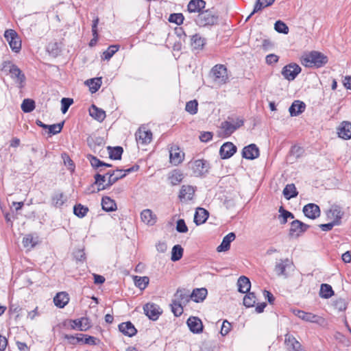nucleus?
<instances>
[{
  "label": "nucleus",
  "instance_id": "864d4df0",
  "mask_svg": "<svg viewBox=\"0 0 351 351\" xmlns=\"http://www.w3.org/2000/svg\"><path fill=\"white\" fill-rule=\"evenodd\" d=\"M88 212V208L81 204H76L73 208L74 214L80 218L85 217Z\"/></svg>",
  "mask_w": 351,
  "mask_h": 351
},
{
  "label": "nucleus",
  "instance_id": "49530a36",
  "mask_svg": "<svg viewBox=\"0 0 351 351\" xmlns=\"http://www.w3.org/2000/svg\"><path fill=\"white\" fill-rule=\"evenodd\" d=\"M134 280L135 285L141 290H143L149 284V279L147 276H134Z\"/></svg>",
  "mask_w": 351,
  "mask_h": 351
},
{
  "label": "nucleus",
  "instance_id": "6e6552de",
  "mask_svg": "<svg viewBox=\"0 0 351 351\" xmlns=\"http://www.w3.org/2000/svg\"><path fill=\"white\" fill-rule=\"evenodd\" d=\"M4 37L8 42L12 51L19 52L21 48V42L17 33L13 29H7L4 33Z\"/></svg>",
  "mask_w": 351,
  "mask_h": 351
},
{
  "label": "nucleus",
  "instance_id": "e433bc0d",
  "mask_svg": "<svg viewBox=\"0 0 351 351\" xmlns=\"http://www.w3.org/2000/svg\"><path fill=\"white\" fill-rule=\"evenodd\" d=\"M207 295V289L205 288L194 289L190 298L195 302H202Z\"/></svg>",
  "mask_w": 351,
  "mask_h": 351
},
{
  "label": "nucleus",
  "instance_id": "20e7f679",
  "mask_svg": "<svg viewBox=\"0 0 351 351\" xmlns=\"http://www.w3.org/2000/svg\"><path fill=\"white\" fill-rule=\"evenodd\" d=\"M189 167L192 169L195 176H202L206 175L210 169L209 162L204 159H198L189 163Z\"/></svg>",
  "mask_w": 351,
  "mask_h": 351
},
{
  "label": "nucleus",
  "instance_id": "0eeeda50",
  "mask_svg": "<svg viewBox=\"0 0 351 351\" xmlns=\"http://www.w3.org/2000/svg\"><path fill=\"white\" fill-rule=\"evenodd\" d=\"M345 212L341 206L334 204L331 206L326 213L327 218L337 226L341 223V219L344 217Z\"/></svg>",
  "mask_w": 351,
  "mask_h": 351
},
{
  "label": "nucleus",
  "instance_id": "0e129e2a",
  "mask_svg": "<svg viewBox=\"0 0 351 351\" xmlns=\"http://www.w3.org/2000/svg\"><path fill=\"white\" fill-rule=\"evenodd\" d=\"M73 103V99L64 97L61 99V111L65 114L70 106Z\"/></svg>",
  "mask_w": 351,
  "mask_h": 351
},
{
  "label": "nucleus",
  "instance_id": "393cba45",
  "mask_svg": "<svg viewBox=\"0 0 351 351\" xmlns=\"http://www.w3.org/2000/svg\"><path fill=\"white\" fill-rule=\"evenodd\" d=\"M141 218L143 223L148 226H154L157 221V217L150 209H145L141 213Z\"/></svg>",
  "mask_w": 351,
  "mask_h": 351
},
{
  "label": "nucleus",
  "instance_id": "de8ad7c7",
  "mask_svg": "<svg viewBox=\"0 0 351 351\" xmlns=\"http://www.w3.org/2000/svg\"><path fill=\"white\" fill-rule=\"evenodd\" d=\"M108 149H109V156L111 159L120 160L121 158L123 152L121 147L118 146L113 148L108 147Z\"/></svg>",
  "mask_w": 351,
  "mask_h": 351
},
{
  "label": "nucleus",
  "instance_id": "dca6fc26",
  "mask_svg": "<svg viewBox=\"0 0 351 351\" xmlns=\"http://www.w3.org/2000/svg\"><path fill=\"white\" fill-rule=\"evenodd\" d=\"M302 211L304 215L311 219H315L321 215L319 206L313 203H309L305 205L303 207Z\"/></svg>",
  "mask_w": 351,
  "mask_h": 351
},
{
  "label": "nucleus",
  "instance_id": "338daca9",
  "mask_svg": "<svg viewBox=\"0 0 351 351\" xmlns=\"http://www.w3.org/2000/svg\"><path fill=\"white\" fill-rule=\"evenodd\" d=\"M230 323L228 322L227 320H225L222 323L220 333L221 334V335L225 336L230 332Z\"/></svg>",
  "mask_w": 351,
  "mask_h": 351
},
{
  "label": "nucleus",
  "instance_id": "79ce46f5",
  "mask_svg": "<svg viewBox=\"0 0 351 351\" xmlns=\"http://www.w3.org/2000/svg\"><path fill=\"white\" fill-rule=\"evenodd\" d=\"M51 200L53 206H55L56 207H60L66 202V198L63 194V193L56 192L53 195Z\"/></svg>",
  "mask_w": 351,
  "mask_h": 351
},
{
  "label": "nucleus",
  "instance_id": "c756f323",
  "mask_svg": "<svg viewBox=\"0 0 351 351\" xmlns=\"http://www.w3.org/2000/svg\"><path fill=\"white\" fill-rule=\"evenodd\" d=\"M119 329L123 334L128 337H133L137 332V330L130 322L120 324Z\"/></svg>",
  "mask_w": 351,
  "mask_h": 351
},
{
  "label": "nucleus",
  "instance_id": "f03ea898",
  "mask_svg": "<svg viewBox=\"0 0 351 351\" xmlns=\"http://www.w3.org/2000/svg\"><path fill=\"white\" fill-rule=\"evenodd\" d=\"M1 70L9 73L11 78L15 82L19 88H23L26 77L22 71L16 65L9 61H5L2 64Z\"/></svg>",
  "mask_w": 351,
  "mask_h": 351
},
{
  "label": "nucleus",
  "instance_id": "69168bd1",
  "mask_svg": "<svg viewBox=\"0 0 351 351\" xmlns=\"http://www.w3.org/2000/svg\"><path fill=\"white\" fill-rule=\"evenodd\" d=\"M176 230L180 233H186L188 228L184 219H178L176 224Z\"/></svg>",
  "mask_w": 351,
  "mask_h": 351
},
{
  "label": "nucleus",
  "instance_id": "39448f33",
  "mask_svg": "<svg viewBox=\"0 0 351 351\" xmlns=\"http://www.w3.org/2000/svg\"><path fill=\"white\" fill-rule=\"evenodd\" d=\"M243 120L240 118L236 119L228 117L227 121L221 123V128L223 130L225 134L230 136L236 130L239 128L243 125Z\"/></svg>",
  "mask_w": 351,
  "mask_h": 351
},
{
  "label": "nucleus",
  "instance_id": "5701e85b",
  "mask_svg": "<svg viewBox=\"0 0 351 351\" xmlns=\"http://www.w3.org/2000/svg\"><path fill=\"white\" fill-rule=\"evenodd\" d=\"M187 325L193 333H200L203 330V324L201 319L197 317H190L187 319Z\"/></svg>",
  "mask_w": 351,
  "mask_h": 351
},
{
  "label": "nucleus",
  "instance_id": "bb28decb",
  "mask_svg": "<svg viewBox=\"0 0 351 351\" xmlns=\"http://www.w3.org/2000/svg\"><path fill=\"white\" fill-rule=\"evenodd\" d=\"M236 238V235L234 232H230L225 236L222 240L221 243L217 247V250L219 252L228 251L230 247V243Z\"/></svg>",
  "mask_w": 351,
  "mask_h": 351
},
{
  "label": "nucleus",
  "instance_id": "4468645a",
  "mask_svg": "<svg viewBox=\"0 0 351 351\" xmlns=\"http://www.w3.org/2000/svg\"><path fill=\"white\" fill-rule=\"evenodd\" d=\"M145 314L152 320H157L162 313L158 305L154 303H147L143 306Z\"/></svg>",
  "mask_w": 351,
  "mask_h": 351
},
{
  "label": "nucleus",
  "instance_id": "e2e57ef3",
  "mask_svg": "<svg viewBox=\"0 0 351 351\" xmlns=\"http://www.w3.org/2000/svg\"><path fill=\"white\" fill-rule=\"evenodd\" d=\"M87 158L88 159L91 166L95 169H98L99 167H102V165H104V162L98 159L97 157L92 156V155H88Z\"/></svg>",
  "mask_w": 351,
  "mask_h": 351
},
{
  "label": "nucleus",
  "instance_id": "ddd939ff",
  "mask_svg": "<svg viewBox=\"0 0 351 351\" xmlns=\"http://www.w3.org/2000/svg\"><path fill=\"white\" fill-rule=\"evenodd\" d=\"M138 169H139V166L137 165H133L130 168L123 170V173H117L115 174V176H114L113 177L108 178V182L105 185H103L101 188H99V191L109 188L113 184H114L116 182H117L119 179L123 178L127 174H128L131 172L138 171Z\"/></svg>",
  "mask_w": 351,
  "mask_h": 351
},
{
  "label": "nucleus",
  "instance_id": "3c124183",
  "mask_svg": "<svg viewBox=\"0 0 351 351\" xmlns=\"http://www.w3.org/2000/svg\"><path fill=\"white\" fill-rule=\"evenodd\" d=\"M171 308L172 313L176 317H179L183 313L182 304L178 300H172Z\"/></svg>",
  "mask_w": 351,
  "mask_h": 351
},
{
  "label": "nucleus",
  "instance_id": "5fc2aeb1",
  "mask_svg": "<svg viewBox=\"0 0 351 351\" xmlns=\"http://www.w3.org/2000/svg\"><path fill=\"white\" fill-rule=\"evenodd\" d=\"M84 337V334H78L77 336L71 335H65L64 339H67L69 344L76 345L80 342L83 341V338Z\"/></svg>",
  "mask_w": 351,
  "mask_h": 351
},
{
  "label": "nucleus",
  "instance_id": "09e8293b",
  "mask_svg": "<svg viewBox=\"0 0 351 351\" xmlns=\"http://www.w3.org/2000/svg\"><path fill=\"white\" fill-rule=\"evenodd\" d=\"M169 179L172 185H177L182 182L183 174L179 170H174L171 172Z\"/></svg>",
  "mask_w": 351,
  "mask_h": 351
},
{
  "label": "nucleus",
  "instance_id": "f3484780",
  "mask_svg": "<svg viewBox=\"0 0 351 351\" xmlns=\"http://www.w3.org/2000/svg\"><path fill=\"white\" fill-rule=\"evenodd\" d=\"M338 136L344 140L351 138V122L342 121L337 128Z\"/></svg>",
  "mask_w": 351,
  "mask_h": 351
},
{
  "label": "nucleus",
  "instance_id": "c9c22d12",
  "mask_svg": "<svg viewBox=\"0 0 351 351\" xmlns=\"http://www.w3.org/2000/svg\"><path fill=\"white\" fill-rule=\"evenodd\" d=\"M205 45V39L199 34H195L191 36V45L194 50H199L203 48Z\"/></svg>",
  "mask_w": 351,
  "mask_h": 351
},
{
  "label": "nucleus",
  "instance_id": "b1692460",
  "mask_svg": "<svg viewBox=\"0 0 351 351\" xmlns=\"http://www.w3.org/2000/svg\"><path fill=\"white\" fill-rule=\"evenodd\" d=\"M70 322L71 323V328L72 329H77L80 331H86L90 326L88 319L86 317L71 319Z\"/></svg>",
  "mask_w": 351,
  "mask_h": 351
},
{
  "label": "nucleus",
  "instance_id": "13d9d810",
  "mask_svg": "<svg viewBox=\"0 0 351 351\" xmlns=\"http://www.w3.org/2000/svg\"><path fill=\"white\" fill-rule=\"evenodd\" d=\"M198 103L196 100H191L186 103L185 110L191 114H195L197 112Z\"/></svg>",
  "mask_w": 351,
  "mask_h": 351
},
{
  "label": "nucleus",
  "instance_id": "a19ab883",
  "mask_svg": "<svg viewBox=\"0 0 351 351\" xmlns=\"http://www.w3.org/2000/svg\"><path fill=\"white\" fill-rule=\"evenodd\" d=\"M334 295V291L330 285L328 284H322L319 291V295L322 298H330Z\"/></svg>",
  "mask_w": 351,
  "mask_h": 351
},
{
  "label": "nucleus",
  "instance_id": "a878e982",
  "mask_svg": "<svg viewBox=\"0 0 351 351\" xmlns=\"http://www.w3.org/2000/svg\"><path fill=\"white\" fill-rule=\"evenodd\" d=\"M195 193V189L192 186L183 185L180 191L179 198L180 201L191 200Z\"/></svg>",
  "mask_w": 351,
  "mask_h": 351
},
{
  "label": "nucleus",
  "instance_id": "6ab92c4d",
  "mask_svg": "<svg viewBox=\"0 0 351 351\" xmlns=\"http://www.w3.org/2000/svg\"><path fill=\"white\" fill-rule=\"evenodd\" d=\"M87 143L89 147L95 152H100L103 149L105 142L103 138L99 136H89L87 138Z\"/></svg>",
  "mask_w": 351,
  "mask_h": 351
},
{
  "label": "nucleus",
  "instance_id": "a18cd8bd",
  "mask_svg": "<svg viewBox=\"0 0 351 351\" xmlns=\"http://www.w3.org/2000/svg\"><path fill=\"white\" fill-rule=\"evenodd\" d=\"M87 85L89 86L90 91L92 93H96L101 86V79L100 77L90 79L87 80Z\"/></svg>",
  "mask_w": 351,
  "mask_h": 351
},
{
  "label": "nucleus",
  "instance_id": "f257e3e1",
  "mask_svg": "<svg viewBox=\"0 0 351 351\" xmlns=\"http://www.w3.org/2000/svg\"><path fill=\"white\" fill-rule=\"evenodd\" d=\"M327 62V56L316 51L304 54L301 58V63L306 67L319 68L325 65Z\"/></svg>",
  "mask_w": 351,
  "mask_h": 351
},
{
  "label": "nucleus",
  "instance_id": "8fccbe9b",
  "mask_svg": "<svg viewBox=\"0 0 351 351\" xmlns=\"http://www.w3.org/2000/svg\"><path fill=\"white\" fill-rule=\"evenodd\" d=\"M21 107L24 112H31L35 108V102L31 99H25L23 101Z\"/></svg>",
  "mask_w": 351,
  "mask_h": 351
},
{
  "label": "nucleus",
  "instance_id": "473e14b6",
  "mask_svg": "<svg viewBox=\"0 0 351 351\" xmlns=\"http://www.w3.org/2000/svg\"><path fill=\"white\" fill-rule=\"evenodd\" d=\"M238 291L241 293H245L250 291L251 282L246 276H241L237 281Z\"/></svg>",
  "mask_w": 351,
  "mask_h": 351
},
{
  "label": "nucleus",
  "instance_id": "9b49d317",
  "mask_svg": "<svg viewBox=\"0 0 351 351\" xmlns=\"http://www.w3.org/2000/svg\"><path fill=\"white\" fill-rule=\"evenodd\" d=\"M309 228V225L298 219L294 220L291 223L289 235L292 238H297L306 232Z\"/></svg>",
  "mask_w": 351,
  "mask_h": 351
},
{
  "label": "nucleus",
  "instance_id": "58836bf2",
  "mask_svg": "<svg viewBox=\"0 0 351 351\" xmlns=\"http://www.w3.org/2000/svg\"><path fill=\"white\" fill-rule=\"evenodd\" d=\"M282 193L287 199H290L295 197L298 195V192L294 184H287L283 189Z\"/></svg>",
  "mask_w": 351,
  "mask_h": 351
},
{
  "label": "nucleus",
  "instance_id": "2f4dec72",
  "mask_svg": "<svg viewBox=\"0 0 351 351\" xmlns=\"http://www.w3.org/2000/svg\"><path fill=\"white\" fill-rule=\"evenodd\" d=\"M89 114L95 120L101 122L106 118V112L101 108L93 104L89 109Z\"/></svg>",
  "mask_w": 351,
  "mask_h": 351
},
{
  "label": "nucleus",
  "instance_id": "7ed1b4c3",
  "mask_svg": "<svg viewBox=\"0 0 351 351\" xmlns=\"http://www.w3.org/2000/svg\"><path fill=\"white\" fill-rule=\"evenodd\" d=\"M218 15L213 10H206L202 11L198 14L195 19V23L199 27H206L214 25L217 23Z\"/></svg>",
  "mask_w": 351,
  "mask_h": 351
},
{
  "label": "nucleus",
  "instance_id": "a211bd4d",
  "mask_svg": "<svg viewBox=\"0 0 351 351\" xmlns=\"http://www.w3.org/2000/svg\"><path fill=\"white\" fill-rule=\"evenodd\" d=\"M237 147L231 142L223 143L219 149V154L221 159H228L234 155L237 152Z\"/></svg>",
  "mask_w": 351,
  "mask_h": 351
},
{
  "label": "nucleus",
  "instance_id": "c03bdc74",
  "mask_svg": "<svg viewBox=\"0 0 351 351\" xmlns=\"http://www.w3.org/2000/svg\"><path fill=\"white\" fill-rule=\"evenodd\" d=\"M183 252L184 250L180 245H174L171 251V261L175 262L180 260L183 256Z\"/></svg>",
  "mask_w": 351,
  "mask_h": 351
},
{
  "label": "nucleus",
  "instance_id": "cd10ccee",
  "mask_svg": "<svg viewBox=\"0 0 351 351\" xmlns=\"http://www.w3.org/2000/svg\"><path fill=\"white\" fill-rule=\"evenodd\" d=\"M206 6V2L204 0H191L187 5V10L191 13L201 12Z\"/></svg>",
  "mask_w": 351,
  "mask_h": 351
},
{
  "label": "nucleus",
  "instance_id": "4be33fe9",
  "mask_svg": "<svg viewBox=\"0 0 351 351\" xmlns=\"http://www.w3.org/2000/svg\"><path fill=\"white\" fill-rule=\"evenodd\" d=\"M170 162L177 165L182 162L184 158V154L180 150V148L176 145L171 146L169 150Z\"/></svg>",
  "mask_w": 351,
  "mask_h": 351
},
{
  "label": "nucleus",
  "instance_id": "412c9836",
  "mask_svg": "<svg viewBox=\"0 0 351 351\" xmlns=\"http://www.w3.org/2000/svg\"><path fill=\"white\" fill-rule=\"evenodd\" d=\"M285 343L289 351H304L301 343L291 335H285Z\"/></svg>",
  "mask_w": 351,
  "mask_h": 351
},
{
  "label": "nucleus",
  "instance_id": "aec40b11",
  "mask_svg": "<svg viewBox=\"0 0 351 351\" xmlns=\"http://www.w3.org/2000/svg\"><path fill=\"white\" fill-rule=\"evenodd\" d=\"M242 156L248 160H254L259 156V149L255 144L245 146L242 151Z\"/></svg>",
  "mask_w": 351,
  "mask_h": 351
},
{
  "label": "nucleus",
  "instance_id": "7c9ffc66",
  "mask_svg": "<svg viewBox=\"0 0 351 351\" xmlns=\"http://www.w3.org/2000/svg\"><path fill=\"white\" fill-rule=\"evenodd\" d=\"M306 105L303 101L295 100L294 101L291 106L289 107V112L291 116H298L302 112H303L305 110Z\"/></svg>",
  "mask_w": 351,
  "mask_h": 351
},
{
  "label": "nucleus",
  "instance_id": "1a4fd4ad",
  "mask_svg": "<svg viewBox=\"0 0 351 351\" xmlns=\"http://www.w3.org/2000/svg\"><path fill=\"white\" fill-rule=\"evenodd\" d=\"M135 138L138 145H146L152 140V132L145 126H141L135 133Z\"/></svg>",
  "mask_w": 351,
  "mask_h": 351
},
{
  "label": "nucleus",
  "instance_id": "423d86ee",
  "mask_svg": "<svg viewBox=\"0 0 351 351\" xmlns=\"http://www.w3.org/2000/svg\"><path fill=\"white\" fill-rule=\"evenodd\" d=\"M214 81L218 84H223L228 80L227 69L223 64H217L211 70Z\"/></svg>",
  "mask_w": 351,
  "mask_h": 351
},
{
  "label": "nucleus",
  "instance_id": "f8f14e48",
  "mask_svg": "<svg viewBox=\"0 0 351 351\" xmlns=\"http://www.w3.org/2000/svg\"><path fill=\"white\" fill-rule=\"evenodd\" d=\"M301 67L296 63H291L285 66L282 69V75L284 77L292 81L295 80L297 75L301 72Z\"/></svg>",
  "mask_w": 351,
  "mask_h": 351
},
{
  "label": "nucleus",
  "instance_id": "c85d7f7f",
  "mask_svg": "<svg viewBox=\"0 0 351 351\" xmlns=\"http://www.w3.org/2000/svg\"><path fill=\"white\" fill-rule=\"evenodd\" d=\"M209 216L208 212L203 208H197L194 215V222L199 226L206 222Z\"/></svg>",
  "mask_w": 351,
  "mask_h": 351
},
{
  "label": "nucleus",
  "instance_id": "9d476101",
  "mask_svg": "<svg viewBox=\"0 0 351 351\" xmlns=\"http://www.w3.org/2000/svg\"><path fill=\"white\" fill-rule=\"evenodd\" d=\"M293 313L300 319L308 322L316 323L319 325H323L325 322L324 318L311 313H307L301 310H294Z\"/></svg>",
  "mask_w": 351,
  "mask_h": 351
},
{
  "label": "nucleus",
  "instance_id": "72a5a7b5",
  "mask_svg": "<svg viewBox=\"0 0 351 351\" xmlns=\"http://www.w3.org/2000/svg\"><path fill=\"white\" fill-rule=\"evenodd\" d=\"M69 301V295L65 292L57 293L53 298L55 305L59 308L64 307L68 304Z\"/></svg>",
  "mask_w": 351,
  "mask_h": 351
},
{
  "label": "nucleus",
  "instance_id": "f704fd0d",
  "mask_svg": "<svg viewBox=\"0 0 351 351\" xmlns=\"http://www.w3.org/2000/svg\"><path fill=\"white\" fill-rule=\"evenodd\" d=\"M274 1L275 0H257L254 5L253 11L248 16L246 21H247L254 13L261 10L264 8L272 5Z\"/></svg>",
  "mask_w": 351,
  "mask_h": 351
},
{
  "label": "nucleus",
  "instance_id": "052dcab7",
  "mask_svg": "<svg viewBox=\"0 0 351 351\" xmlns=\"http://www.w3.org/2000/svg\"><path fill=\"white\" fill-rule=\"evenodd\" d=\"M64 122L57 123V124H53V125H49L47 129L49 130V134L50 135L51 134H57L60 133L63 128Z\"/></svg>",
  "mask_w": 351,
  "mask_h": 351
},
{
  "label": "nucleus",
  "instance_id": "774afa93",
  "mask_svg": "<svg viewBox=\"0 0 351 351\" xmlns=\"http://www.w3.org/2000/svg\"><path fill=\"white\" fill-rule=\"evenodd\" d=\"M278 60L279 57L274 53H270L265 58V62L269 65H272L273 64L278 62Z\"/></svg>",
  "mask_w": 351,
  "mask_h": 351
},
{
  "label": "nucleus",
  "instance_id": "4d7b16f0",
  "mask_svg": "<svg viewBox=\"0 0 351 351\" xmlns=\"http://www.w3.org/2000/svg\"><path fill=\"white\" fill-rule=\"evenodd\" d=\"M118 49L119 46L117 45H111L108 47L107 50L103 53L102 58L107 60H110Z\"/></svg>",
  "mask_w": 351,
  "mask_h": 351
},
{
  "label": "nucleus",
  "instance_id": "603ef678",
  "mask_svg": "<svg viewBox=\"0 0 351 351\" xmlns=\"http://www.w3.org/2000/svg\"><path fill=\"white\" fill-rule=\"evenodd\" d=\"M256 297L253 292H248L243 298V304L247 307H253L256 303Z\"/></svg>",
  "mask_w": 351,
  "mask_h": 351
},
{
  "label": "nucleus",
  "instance_id": "bf43d9fd",
  "mask_svg": "<svg viewBox=\"0 0 351 351\" xmlns=\"http://www.w3.org/2000/svg\"><path fill=\"white\" fill-rule=\"evenodd\" d=\"M274 29L276 32L279 33H282L285 34H288L289 27L288 26L281 21H277L274 24Z\"/></svg>",
  "mask_w": 351,
  "mask_h": 351
},
{
  "label": "nucleus",
  "instance_id": "2eb2a0df",
  "mask_svg": "<svg viewBox=\"0 0 351 351\" xmlns=\"http://www.w3.org/2000/svg\"><path fill=\"white\" fill-rule=\"evenodd\" d=\"M293 265V262L289 258L280 259L275 265L274 271L278 276H284L285 278L288 277L286 273V268Z\"/></svg>",
  "mask_w": 351,
  "mask_h": 351
},
{
  "label": "nucleus",
  "instance_id": "6e6d98bb",
  "mask_svg": "<svg viewBox=\"0 0 351 351\" xmlns=\"http://www.w3.org/2000/svg\"><path fill=\"white\" fill-rule=\"evenodd\" d=\"M279 213L280 215L279 217H282V220L280 221L281 224H285L287 222V219L289 218L293 219L294 215L291 212L284 209L282 206H280L279 208Z\"/></svg>",
  "mask_w": 351,
  "mask_h": 351
},
{
  "label": "nucleus",
  "instance_id": "37998d69",
  "mask_svg": "<svg viewBox=\"0 0 351 351\" xmlns=\"http://www.w3.org/2000/svg\"><path fill=\"white\" fill-rule=\"evenodd\" d=\"M38 237L32 234H27L23 239V244L25 247H34L38 243Z\"/></svg>",
  "mask_w": 351,
  "mask_h": 351
},
{
  "label": "nucleus",
  "instance_id": "4c0bfd02",
  "mask_svg": "<svg viewBox=\"0 0 351 351\" xmlns=\"http://www.w3.org/2000/svg\"><path fill=\"white\" fill-rule=\"evenodd\" d=\"M189 291L185 289H178L174 294V300H178L182 304H186L189 301L190 298Z\"/></svg>",
  "mask_w": 351,
  "mask_h": 351
},
{
  "label": "nucleus",
  "instance_id": "680f3d73",
  "mask_svg": "<svg viewBox=\"0 0 351 351\" xmlns=\"http://www.w3.org/2000/svg\"><path fill=\"white\" fill-rule=\"evenodd\" d=\"M169 21L171 23H174L177 25H180L184 21V16L181 13H174L169 16Z\"/></svg>",
  "mask_w": 351,
  "mask_h": 351
},
{
  "label": "nucleus",
  "instance_id": "ea45409f",
  "mask_svg": "<svg viewBox=\"0 0 351 351\" xmlns=\"http://www.w3.org/2000/svg\"><path fill=\"white\" fill-rule=\"evenodd\" d=\"M102 208L108 212L113 211L117 209L115 202L109 197H104L101 199Z\"/></svg>",
  "mask_w": 351,
  "mask_h": 351
}]
</instances>
